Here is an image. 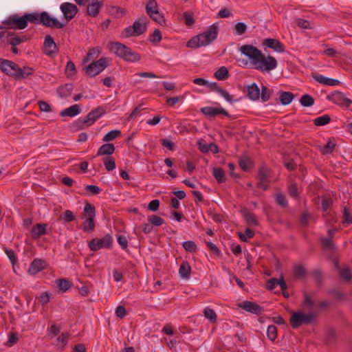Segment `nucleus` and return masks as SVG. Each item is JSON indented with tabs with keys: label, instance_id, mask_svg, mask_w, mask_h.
I'll return each instance as SVG.
<instances>
[{
	"label": "nucleus",
	"instance_id": "58",
	"mask_svg": "<svg viewBox=\"0 0 352 352\" xmlns=\"http://www.w3.org/2000/svg\"><path fill=\"white\" fill-rule=\"evenodd\" d=\"M276 203L280 205L282 208H287L288 206L287 200L285 196L282 193H277L276 195Z\"/></svg>",
	"mask_w": 352,
	"mask_h": 352
},
{
	"label": "nucleus",
	"instance_id": "16",
	"mask_svg": "<svg viewBox=\"0 0 352 352\" xmlns=\"http://www.w3.org/2000/svg\"><path fill=\"white\" fill-rule=\"evenodd\" d=\"M208 86L211 91H215L225 98L230 103H233L239 100H234L233 96L230 95L226 90L221 88L217 82H208Z\"/></svg>",
	"mask_w": 352,
	"mask_h": 352
},
{
	"label": "nucleus",
	"instance_id": "44",
	"mask_svg": "<svg viewBox=\"0 0 352 352\" xmlns=\"http://www.w3.org/2000/svg\"><path fill=\"white\" fill-rule=\"evenodd\" d=\"M267 336L269 340L274 342L278 336L277 327L273 324L268 326L267 329Z\"/></svg>",
	"mask_w": 352,
	"mask_h": 352
},
{
	"label": "nucleus",
	"instance_id": "6",
	"mask_svg": "<svg viewBox=\"0 0 352 352\" xmlns=\"http://www.w3.org/2000/svg\"><path fill=\"white\" fill-rule=\"evenodd\" d=\"M113 238L110 234H105L101 239H93L88 242V247L93 252L100 249H109L112 247Z\"/></svg>",
	"mask_w": 352,
	"mask_h": 352
},
{
	"label": "nucleus",
	"instance_id": "25",
	"mask_svg": "<svg viewBox=\"0 0 352 352\" xmlns=\"http://www.w3.org/2000/svg\"><path fill=\"white\" fill-rule=\"evenodd\" d=\"M80 112V107L78 104H74L71 107L64 109L60 113L61 116L74 117L78 115Z\"/></svg>",
	"mask_w": 352,
	"mask_h": 352
},
{
	"label": "nucleus",
	"instance_id": "34",
	"mask_svg": "<svg viewBox=\"0 0 352 352\" xmlns=\"http://www.w3.org/2000/svg\"><path fill=\"white\" fill-rule=\"evenodd\" d=\"M204 316L206 318L208 319L211 323H215L217 320V316L215 311L210 308L206 307L204 311Z\"/></svg>",
	"mask_w": 352,
	"mask_h": 352
},
{
	"label": "nucleus",
	"instance_id": "15",
	"mask_svg": "<svg viewBox=\"0 0 352 352\" xmlns=\"http://www.w3.org/2000/svg\"><path fill=\"white\" fill-rule=\"evenodd\" d=\"M104 3V0H91L87 7V14L92 17L97 16L100 9L103 7Z\"/></svg>",
	"mask_w": 352,
	"mask_h": 352
},
{
	"label": "nucleus",
	"instance_id": "22",
	"mask_svg": "<svg viewBox=\"0 0 352 352\" xmlns=\"http://www.w3.org/2000/svg\"><path fill=\"white\" fill-rule=\"evenodd\" d=\"M247 94L252 100H257L260 97V89L258 85L254 82L247 87Z\"/></svg>",
	"mask_w": 352,
	"mask_h": 352
},
{
	"label": "nucleus",
	"instance_id": "45",
	"mask_svg": "<svg viewBox=\"0 0 352 352\" xmlns=\"http://www.w3.org/2000/svg\"><path fill=\"white\" fill-rule=\"evenodd\" d=\"M148 221L153 226H160L165 222L164 219L155 214L149 216L148 217Z\"/></svg>",
	"mask_w": 352,
	"mask_h": 352
},
{
	"label": "nucleus",
	"instance_id": "61",
	"mask_svg": "<svg viewBox=\"0 0 352 352\" xmlns=\"http://www.w3.org/2000/svg\"><path fill=\"white\" fill-rule=\"evenodd\" d=\"M260 96L263 102H267L270 98V89L266 86H262L261 92H260Z\"/></svg>",
	"mask_w": 352,
	"mask_h": 352
},
{
	"label": "nucleus",
	"instance_id": "12",
	"mask_svg": "<svg viewBox=\"0 0 352 352\" xmlns=\"http://www.w3.org/2000/svg\"><path fill=\"white\" fill-rule=\"evenodd\" d=\"M43 53L48 56H52L58 53L57 45L50 35H47L45 37Z\"/></svg>",
	"mask_w": 352,
	"mask_h": 352
},
{
	"label": "nucleus",
	"instance_id": "8",
	"mask_svg": "<svg viewBox=\"0 0 352 352\" xmlns=\"http://www.w3.org/2000/svg\"><path fill=\"white\" fill-rule=\"evenodd\" d=\"M106 112L105 107L102 106L98 107L97 108L91 110L85 118L80 120L84 124L89 126L98 120Z\"/></svg>",
	"mask_w": 352,
	"mask_h": 352
},
{
	"label": "nucleus",
	"instance_id": "19",
	"mask_svg": "<svg viewBox=\"0 0 352 352\" xmlns=\"http://www.w3.org/2000/svg\"><path fill=\"white\" fill-rule=\"evenodd\" d=\"M332 101L340 105L346 107H349L352 104V100L345 97L343 93L336 92L331 96Z\"/></svg>",
	"mask_w": 352,
	"mask_h": 352
},
{
	"label": "nucleus",
	"instance_id": "43",
	"mask_svg": "<svg viewBox=\"0 0 352 352\" xmlns=\"http://www.w3.org/2000/svg\"><path fill=\"white\" fill-rule=\"evenodd\" d=\"M331 121V118L329 115L325 114L322 116L318 117L314 120V123L316 126H324Z\"/></svg>",
	"mask_w": 352,
	"mask_h": 352
},
{
	"label": "nucleus",
	"instance_id": "13",
	"mask_svg": "<svg viewBox=\"0 0 352 352\" xmlns=\"http://www.w3.org/2000/svg\"><path fill=\"white\" fill-rule=\"evenodd\" d=\"M239 307L245 311L256 315H261L264 312V308L256 302L245 300L239 303Z\"/></svg>",
	"mask_w": 352,
	"mask_h": 352
},
{
	"label": "nucleus",
	"instance_id": "4",
	"mask_svg": "<svg viewBox=\"0 0 352 352\" xmlns=\"http://www.w3.org/2000/svg\"><path fill=\"white\" fill-rule=\"evenodd\" d=\"M316 314L310 312L305 314L300 311L293 312L290 317V324L293 329H298L303 324H311L316 319Z\"/></svg>",
	"mask_w": 352,
	"mask_h": 352
},
{
	"label": "nucleus",
	"instance_id": "60",
	"mask_svg": "<svg viewBox=\"0 0 352 352\" xmlns=\"http://www.w3.org/2000/svg\"><path fill=\"white\" fill-rule=\"evenodd\" d=\"M332 204H333V201H332L331 198L327 197H322V203H321L322 210L324 212H327L328 210L331 206Z\"/></svg>",
	"mask_w": 352,
	"mask_h": 352
},
{
	"label": "nucleus",
	"instance_id": "46",
	"mask_svg": "<svg viewBox=\"0 0 352 352\" xmlns=\"http://www.w3.org/2000/svg\"><path fill=\"white\" fill-rule=\"evenodd\" d=\"M304 296V300L302 302V306L305 309H312L314 305V301L312 299L311 296L307 294V292H305L303 294Z\"/></svg>",
	"mask_w": 352,
	"mask_h": 352
},
{
	"label": "nucleus",
	"instance_id": "36",
	"mask_svg": "<svg viewBox=\"0 0 352 352\" xmlns=\"http://www.w3.org/2000/svg\"><path fill=\"white\" fill-rule=\"evenodd\" d=\"M243 217L246 223L250 226H257L258 223L255 215L247 210L243 211Z\"/></svg>",
	"mask_w": 352,
	"mask_h": 352
},
{
	"label": "nucleus",
	"instance_id": "35",
	"mask_svg": "<svg viewBox=\"0 0 352 352\" xmlns=\"http://www.w3.org/2000/svg\"><path fill=\"white\" fill-rule=\"evenodd\" d=\"M158 10V6L155 0H147L146 11L148 16H152L153 13Z\"/></svg>",
	"mask_w": 352,
	"mask_h": 352
},
{
	"label": "nucleus",
	"instance_id": "50",
	"mask_svg": "<svg viewBox=\"0 0 352 352\" xmlns=\"http://www.w3.org/2000/svg\"><path fill=\"white\" fill-rule=\"evenodd\" d=\"M329 294L331 295L337 300H344L346 298L345 294L337 289H331L329 291Z\"/></svg>",
	"mask_w": 352,
	"mask_h": 352
},
{
	"label": "nucleus",
	"instance_id": "30",
	"mask_svg": "<svg viewBox=\"0 0 352 352\" xmlns=\"http://www.w3.org/2000/svg\"><path fill=\"white\" fill-rule=\"evenodd\" d=\"M73 91V85L72 84H65L63 86H60L58 89V95L61 98H67L71 95Z\"/></svg>",
	"mask_w": 352,
	"mask_h": 352
},
{
	"label": "nucleus",
	"instance_id": "56",
	"mask_svg": "<svg viewBox=\"0 0 352 352\" xmlns=\"http://www.w3.org/2000/svg\"><path fill=\"white\" fill-rule=\"evenodd\" d=\"M4 251L8 257L9 258L12 265H14L16 263H17L18 258L13 250L4 248Z\"/></svg>",
	"mask_w": 352,
	"mask_h": 352
},
{
	"label": "nucleus",
	"instance_id": "40",
	"mask_svg": "<svg viewBox=\"0 0 352 352\" xmlns=\"http://www.w3.org/2000/svg\"><path fill=\"white\" fill-rule=\"evenodd\" d=\"M300 102L302 106L309 107L314 104V99L309 94H304L300 98Z\"/></svg>",
	"mask_w": 352,
	"mask_h": 352
},
{
	"label": "nucleus",
	"instance_id": "48",
	"mask_svg": "<svg viewBox=\"0 0 352 352\" xmlns=\"http://www.w3.org/2000/svg\"><path fill=\"white\" fill-rule=\"evenodd\" d=\"M183 248L187 252L194 253L197 250V246L196 243L192 241H184L182 244Z\"/></svg>",
	"mask_w": 352,
	"mask_h": 352
},
{
	"label": "nucleus",
	"instance_id": "51",
	"mask_svg": "<svg viewBox=\"0 0 352 352\" xmlns=\"http://www.w3.org/2000/svg\"><path fill=\"white\" fill-rule=\"evenodd\" d=\"M247 25L242 22L237 23L234 29V34L236 35H242L245 33Z\"/></svg>",
	"mask_w": 352,
	"mask_h": 352
},
{
	"label": "nucleus",
	"instance_id": "37",
	"mask_svg": "<svg viewBox=\"0 0 352 352\" xmlns=\"http://www.w3.org/2000/svg\"><path fill=\"white\" fill-rule=\"evenodd\" d=\"M214 77L219 80L227 79L229 77L228 69L224 66L221 67L214 73Z\"/></svg>",
	"mask_w": 352,
	"mask_h": 352
},
{
	"label": "nucleus",
	"instance_id": "59",
	"mask_svg": "<svg viewBox=\"0 0 352 352\" xmlns=\"http://www.w3.org/2000/svg\"><path fill=\"white\" fill-rule=\"evenodd\" d=\"M340 275L346 281H349L352 278V274L349 267L342 269L340 272Z\"/></svg>",
	"mask_w": 352,
	"mask_h": 352
},
{
	"label": "nucleus",
	"instance_id": "24",
	"mask_svg": "<svg viewBox=\"0 0 352 352\" xmlns=\"http://www.w3.org/2000/svg\"><path fill=\"white\" fill-rule=\"evenodd\" d=\"M115 146L113 144L107 143L102 145L98 150L97 155H109L114 153Z\"/></svg>",
	"mask_w": 352,
	"mask_h": 352
},
{
	"label": "nucleus",
	"instance_id": "1",
	"mask_svg": "<svg viewBox=\"0 0 352 352\" xmlns=\"http://www.w3.org/2000/svg\"><path fill=\"white\" fill-rule=\"evenodd\" d=\"M239 51L249 58L254 69L261 72H270L278 66V62L274 57L265 56L252 45H243L241 46Z\"/></svg>",
	"mask_w": 352,
	"mask_h": 352
},
{
	"label": "nucleus",
	"instance_id": "49",
	"mask_svg": "<svg viewBox=\"0 0 352 352\" xmlns=\"http://www.w3.org/2000/svg\"><path fill=\"white\" fill-rule=\"evenodd\" d=\"M112 15L116 18H121L126 14V10L124 8L118 6H113L110 10Z\"/></svg>",
	"mask_w": 352,
	"mask_h": 352
},
{
	"label": "nucleus",
	"instance_id": "62",
	"mask_svg": "<svg viewBox=\"0 0 352 352\" xmlns=\"http://www.w3.org/2000/svg\"><path fill=\"white\" fill-rule=\"evenodd\" d=\"M162 40V34L158 29H155L150 38V41L154 44L160 43Z\"/></svg>",
	"mask_w": 352,
	"mask_h": 352
},
{
	"label": "nucleus",
	"instance_id": "57",
	"mask_svg": "<svg viewBox=\"0 0 352 352\" xmlns=\"http://www.w3.org/2000/svg\"><path fill=\"white\" fill-rule=\"evenodd\" d=\"M294 276L297 278L303 277L306 274V270L302 265H296L294 267Z\"/></svg>",
	"mask_w": 352,
	"mask_h": 352
},
{
	"label": "nucleus",
	"instance_id": "38",
	"mask_svg": "<svg viewBox=\"0 0 352 352\" xmlns=\"http://www.w3.org/2000/svg\"><path fill=\"white\" fill-rule=\"evenodd\" d=\"M133 28L136 36L142 34L146 30V26L144 23H140L139 21H135L133 24Z\"/></svg>",
	"mask_w": 352,
	"mask_h": 352
},
{
	"label": "nucleus",
	"instance_id": "42",
	"mask_svg": "<svg viewBox=\"0 0 352 352\" xmlns=\"http://www.w3.org/2000/svg\"><path fill=\"white\" fill-rule=\"evenodd\" d=\"M103 163L105 168L110 171L116 168V162L113 157L107 156L103 159Z\"/></svg>",
	"mask_w": 352,
	"mask_h": 352
},
{
	"label": "nucleus",
	"instance_id": "7",
	"mask_svg": "<svg viewBox=\"0 0 352 352\" xmlns=\"http://www.w3.org/2000/svg\"><path fill=\"white\" fill-rule=\"evenodd\" d=\"M108 67V59L101 57L99 60L94 61L89 65L86 66L85 71L86 74L90 77H94L102 72Z\"/></svg>",
	"mask_w": 352,
	"mask_h": 352
},
{
	"label": "nucleus",
	"instance_id": "29",
	"mask_svg": "<svg viewBox=\"0 0 352 352\" xmlns=\"http://www.w3.org/2000/svg\"><path fill=\"white\" fill-rule=\"evenodd\" d=\"M336 147L334 140L329 139L326 144L320 146V151L323 155L331 153Z\"/></svg>",
	"mask_w": 352,
	"mask_h": 352
},
{
	"label": "nucleus",
	"instance_id": "32",
	"mask_svg": "<svg viewBox=\"0 0 352 352\" xmlns=\"http://www.w3.org/2000/svg\"><path fill=\"white\" fill-rule=\"evenodd\" d=\"M57 287L63 292H67L72 286V283L65 278H59L56 280Z\"/></svg>",
	"mask_w": 352,
	"mask_h": 352
},
{
	"label": "nucleus",
	"instance_id": "23",
	"mask_svg": "<svg viewBox=\"0 0 352 352\" xmlns=\"http://www.w3.org/2000/svg\"><path fill=\"white\" fill-rule=\"evenodd\" d=\"M34 69L30 67H23L21 68L18 66L16 79L21 80L27 78L28 76L33 74Z\"/></svg>",
	"mask_w": 352,
	"mask_h": 352
},
{
	"label": "nucleus",
	"instance_id": "31",
	"mask_svg": "<svg viewBox=\"0 0 352 352\" xmlns=\"http://www.w3.org/2000/svg\"><path fill=\"white\" fill-rule=\"evenodd\" d=\"M294 95L289 91H280L279 98L283 105L289 104L293 100Z\"/></svg>",
	"mask_w": 352,
	"mask_h": 352
},
{
	"label": "nucleus",
	"instance_id": "2",
	"mask_svg": "<svg viewBox=\"0 0 352 352\" xmlns=\"http://www.w3.org/2000/svg\"><path fill=\"white\" fill-rule=\"evenodd\" d=\"M217 27L214 25H212L206 31L190 39L187 42L186 46L190 48H198L208 45L217 38Z\"/></svg>",
	"mask_w": 352,
	"mask_h": 352
},
{
	"label": "nucleus",
	"instance_id": "52",
	"mask_svg": "<svg viewBox=\"0 0 352 352\" xmlns=\"http://www.w3.org/2000/svg\"><path fill=\"white\" fill-rule=\"evenodd\" d=\"M183 19L184 20V23L187 26H191L195 22L193 14L192 12H184V14H183Z\"/></svg>",
	"mask_w": 352,
	"mask_h": 352
},
{
	"label": "nucleus",
	"instance_id": "28",
	"mask_svg": "<svg viewBox=\"0 0 352 352\" xmlns=\"http://www.w3.org/2000/svg\"><path fill=\"white\" fill-rule=\"evenodd\" d=\"M82 226L85 232L91 233L94 232L95 230L94 217H87Z\"/></svg>",
	"mask_w": 352,
	"mask_h": 352
},
{
	"label": "nucleus",
	"instance_id": "41",
	"mask_svg": "<svg viewBox=\"0 0 352 352\" xmlns=\"http://www.w3.org/2000/svg\"><path fill=\"white\" fill-rule=\"evenodd\" d=\"M121 134L120 130L115 129L108 132L103 138L102 140L106 142L112 141L119 137Z\"/></svg>",
	"mask_w": 352,
	"mask_h": 352
},
{
	"label": "nucleus",
	"instance_id": "18",
	"mask_svg": "<svg viewBox=\"0 0 352 352\" xmlns=\"http://www.w3.org/2000/svg\"><path fill=\"white\" fill-rule=\"evenodd\" d=\"M263 45L273 49L277 52H283L285 51L284 45L280 43L278 40L275 38H265L263 42Z\"/></svg>",
	"mask_w": 352,
	"mask_h": 352
},
{
	"label": "nucleus",
	"instance_id": "53",
	"mask_svg": "<svg viewBox=\"0 0 352 352\" xmlns=\"http://www.w3.org/2000/svg\"><path fill=\"white\" fill-rule=\"evenodd\" d=\"M312 276L318 286H320L323 282V274L320 270H314Z\"/></svg>",
	"mask_w": 352,
	"mask_h": 352
},
{
	"label": "nucleus",
	"instance_id": "3",
	"mask_svg": "<svg viewBox=\"0 0 352 352\" xmlns=\"http://www.w3.org/2000/svg\"><path fill=\"white\" fill-rule=\"evenodd\" d=\"M108 47L111 52L126 61L137 62L140 60L138 53L121 43L111 41L109 43Z\"/></svg>",
	"mask_w": 352,
	"mask_h": 352
},
{
	"label": "nucleus",
	"instance_id": "63",
	"mask_svg": "<svg viewBox=\"0 0 352 352\" xmlns=\"http://www.w3.org/2000/svg\"><path fill=\"white\" fill-rule=\"evenodd\" d=\"M18 341V333L16 332H11L8 336V340L6 345L8 346H12L15 344Z\"/></svg>",
	"mask_w": 352,
	"mask_h": 352
},
{
	"label": "nucleus",
	"instance_id": "14",
	"mask_svg": "<svg viewBox=\"0 0 352 352\" xmlns=\"http://www.w3.org/2000/svg\"><path fill=\"white\" fill-rule=\"evenodd\" d=\"M47 267L45 260L41 258H34L30 263L28 272L30 275L34 276L38 272L45 270Z\"/></svg>",
	"mask_w": 352,
	"mask_h": 352
},
{
	"label": "nucleus",
	"instance_id": "39",
	"mask_svg": "<svg viewBox=\"0 0 352 352\" xmlns=\"http://www.w3.org/2000/svg\"><path fill=\"white\" fill-rule=\"evenodd\" d=\"M83 214L86 217H95L96 208L93 204L87 203L85 205Z\"/></svg>",
	"mask_w": 352,
	"mask_h": 352
},
{
	"label": "nucleus",
	"instance_id": "64",
	"mask_svg": "<svg viewBox=\"0 0 352 352\" xmlns=\"http://www.w3.org/2000/svg\"><path fill=\"white\" fill-rule=\"evenodd\" d=\"M99 54H100V50L98 47L91 48L87 54L85 60H89L91 58H97L98 56L99 55Z\"/></svg>",
	"mask_w": 352,
	"mask_h": 352
},
{
	"label": "nucleus",
	"instance_id": "21",
	"mask_svg": "<svg viewBox=\"0 0 352 352\" xmlns=\"http://www.w3.org/2000/svg\"><path fill=\"white\" fill-rule=\"evenodd\" d=\"M47 224L37 223L32 228V237L34 239H38L46 233Z\"/></svg>",
	"mask_w": 352,
	"mask_h": 352
},
{
	"label": "nucleus",
	"instance_id": "9",
	"mask_svg": "<svg viewBox=\"0 0 352 352\" xmlns=\"http://www.w3.org/2000/svg\"><path fill=\"white\" fill-rule=\"evenodd\" d=\"M40 19L41 25L47 28L61 29L65 27V24L60 22L57 19L51 16L47 12L41 13Z\"/></svg>",
	"mask_w": 352,
	"mask_h": 352
},
{
	"label": "nucleus",
	"instance_id": "54",
	"mask_svg": "<svg viewBox=\"0 0 352 352\" xmlns=\"http://www.w3.org/2000/svg\"><path fill=\"white\" fill-rule=\"evenodd\" d=\"M342 223L347 225L352 224V215L349 211V209L346 206L344 208Z\"/></svg>",
	"mask_w": 352,
	"mask_h": 352
},
{
	"label": "nucleus",
	"instance_id": "27",
	"mask_svg": "<svg viewBox=\"0 0 352 352\" xmlns=\"http://www.w3.org/2000/svg\"><path fill=\"white\" fill-rule=\"evenodd\" d=\"M239 164L242 170L248 171L253 166L252 160L247 155L241 156L239 160Z\"/></svg>",
	"mask_w": 352,
	"mask_h": 352
},
{
	"label": "nucleus",
	"instance_id": "26",
	"mask_svg": "<svg viewBox=\"0 0 352 352\" xmlns=\"http://www.w3.org/2000/svg\"><path fill=\"white\" fill-rule=\"evenodd\" d=\"M191 267L187 261H184L179 266V274L180 277L188 279L190 276Z\"/></svg>",
	"mask_w": 352,
	"mask_h": 352
},
{
	"label": "nucleus",
	"instance_id": "55",
	"mask_svg": "<svg viewBox=\"0 0 352 352\" xmlns=\"http://www.w3.org/2000/svg\"><path fill=\"white\" fill-rule=\"evenodd\" d=\"M149 16L160 25H164L166 24L165 19L163 14L160 13L159 10L153 13L152 16Z\"/></svg>",
	"mask_w": 352,
	"mask_h": 352
},
{
	"label": "nucleus",
	"instance_id": "47",
	"mask_svg": "<svg viewBox=\"0 0 352 352\" xmlns=\"http://www.w3.org/2000/svg\"><path fill=\"white\" fill-rule=\"evenodd\" d=\"M84 188L89 195H96L102 191V189L96 185H85Z\"/></svg>",
	"mask_w": 352,
	"mask_h": 352
},
{
	"label": "nucleus",
	"instance_id": "5",
	"mask_svg": "<svg viewBox=\"0 0 352 352\" xmlns=\"http://www.w3.org/2000/svg\"><path fill=\"white\" fill-rule=\"evenodd\" d=\"M27 26L25 14L21 16L17 14H12L2 22V28L6 29L23 30Z\"/></svg>",
	"mask_w": 352,
	"mask_h": 352
},
{
	"label": "nucleus",
	"instance_id": "10",
	"mask_svg": "<svg viewBox=\"0 0 352 352\" xmlns=\"http://www.w3.org/2000/svg\"><path fill=\"white\" fill-rule=\"evenodd\" d=\"M18 65L15 63L0 58V69L8 76L16 79Z\"/></svg>",
	"mask_w": 352,
	"mask_h": 352
},
{
	"label": "nucleus",
	"instance_id": "33",
	"mask_svg": "<svg viewBox=\"0 0 352 352\" xmlns=\"http://www.w3.org/2000/svg\"><path fill=\"white\" fill-rule=\"evenodd\" d=\"M25 16L27 21V25L28 24V23H34L35 25H38L41 23L40 19L41 13H26L25 14Z\"/></svg>",
	"mask_w": 352,
	"mask_h": 352
},
{
	"label": "nucleus",
	"instance_id": "11",
	"mask_svg": "<svg viewBox=\"0 0 352 352\" xmlns=\"http://www.w3.org/2000/svg\"><path fill=\"white\" fill-rule=\"evenodd\" d=\"M60 9L63 14L64 18L67 21H69L74 18L78 12V8L76 5L72 3H63Z\"/></svg>",
	"mask_w": 352,
	"mask_h": 352
},
{
	"label": "nucleus",
	"instance_id": "17",
	"mask_svg": "<svg viewBox=\"0 0 352 352\" xmlns=\"http://www.w3.org/2000/svg\"><path fill=\"white\" fill-rule=\"evenodd\" d=\"M201 112L208 117H214L218 115L229 116L228 111L222 107L215 108L212 107H206L201 109Z\"/></svg>",
	"mask_w": 352,
	"mask_h": 352
},
{
	"label": "nucleus",
	"instance_id": "20",
	"mask_svg": "<svg viewBox=\"0 0 352 352\" xmlns=\"http://www.w3.org/2000/svg\"><path fill=\"white\" fill-rule=\"evenodd\" d=\"M312 77L317 82L325 85L336 86L339 84V81L338 80L327 78L321 74H312Z\"/></svg>",
	"mask_w": 352,
	"mask_h": 352
}]
</instances>
